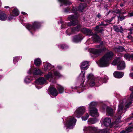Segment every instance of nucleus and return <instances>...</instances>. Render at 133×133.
<instances>
[{"label":"nucleus","instance_id":"1","mask_svg":"<svg viewBox=\"0 0 133 133\" xmlns=\"http://www.w3.org/2000/svg\"><path fill=\"white\" fill-rule=\"evenodd\" d=\"M127 100H120L119 104L118 109V112L115 116L116 118V121L119 122V120L121 119V116L123 113H124L127 110V109L130 107L132 104L131 102H128Z\"/></svg>","mask_w":133,"mask_h":133},{"label":"nucleus","instance_id":"2","mask_svg":"<svg viewBox=\"0 0 133 133\" xmlns=\"http://www.w3.org/2000/svg\"><path fill=\"white\" fill-rule=\"evenodd\" d=\"M114 54L111 51L107 52L100 59L99 65L101 67H105L108 66L109 61L113 58Z\"/></svg>","mask_w":133,"mask_h":133},{"label":"nucleus","instance_id":"3","mask_svg":"<svg viewBox=\"0 0 133 133\" xmlns=\"http://www.w3.org/2000/svg\"><path fill=\"white\" fill-rule=\"evenodd\" d=\"M81 31L84 34L87 35H92L93 40L94 41L97 43L99 42L101 39L99 36L96 34H94L90 29L84 28L82 29Z\"/></svg>","mask_w":133,"mask_h":133},{"label":"nucleus","instance_id":"4","mask_svg":"<svg viewBox=\"0 0 133 133\" xmlns=\"http://www.w3.org/2000/svg\"><path fill=\"white\" fill-rule=\"evenodd\" d=\"M112 64L113 65H115L116 64H118L117 66V69L118 70H123L125 67L124 62L123 61H121L120 58L119 57H116L112 63Z\"/></svg>","mask_w":133,"mask_h":133},{"label":"nucleus","instance_id":"5","mask_svg":"<svg viewBox=\"0 0 133 133\" xmlns=\"http://www.w3.org/2000/svg\"><path fill=\"white\" fill-rule=\"evenodd\" d=\"M40 23L37 22H34L32 23V25L28 24L26 26V28L32 34V32L35 31L38 29L40 26Z\"/></svg>","mask_w":133,"mask_h":133},{"label":"nucleus","instance_id":"6","mask_svg":"<svg viewBox=\"0 0 133 133\" xmlns=\"http://www.w3.org/2000/svg\"><path fill=\"white\" fill-rule=\"evenodd\" d=\"M54 75L57 78L60 77L61 76L58 71L52 70L51 72H49L47 75L44 76V77L46 79L48 80L50 78H52Z\"/></svg>","mask_w":133,"mask_h":133},{"label":"nucleus","instance_id":"7","mask_svg":"<svg viewBox=\"0 0 133 133\" xmlns=\"http://www.w3.org/2000/svg\"><path fill=\"white\" fill-rule=\"evenodd\" d=\"M108 50V49L104 47L100 49H92L91 50V52L94 54L98 56L101 53Z\"/></svg>","mask_w":133,"mask_h":133},{"label":"nucleus","instance_id":"8","mask_svg":"<svg viewBox=\"0 0 133 133\" xmlns=\"http://www.w3.org/2000/svg\"><path fill=\"white\" fill-rule=\"evenodd\" d=\"M85 111V109L84 107H80L76 109L75 113V115L77 117L79 118L84 113Z\"/></svg>","mask_w":133,"mask_h":133},{"label":"nucleus","instance_id":"9","mask_svg":"<svg viewBox=\"0 0 133 133\" xmlns=\"http://www.w3.org/2000/svg\"><path fill=\"white\" fill-rule=\"evenodd\" d=\"M76 120L73 117H71L67 122V124L68 128H72L75 124Z\"/></svg>","mask_w":133,"mask_h":133},{"label":"nucleus","instance_id":"10","mask_svg":"<svg viewBox=\"0 0 133 133\" xmlns=\"http://www.w3.org/2000/svg\"><path fill=\"white\" fill-rule=\"evenodd\" d=\"M79 28V26H77L76 28L68 29L66 31V34L68 35H69L71 33H75L76 31H78Z\"/></svg>","mask_w":133,"mask_h":133},{"label":"nucleus","instance_id":"11","mask_svg":"<svg viewBox=\"0 0 133 133\" xmlns=\"http://www.w3.org/2000/svg\"><path fill=\"white\" fill-rule=\"evenodd\" d=\"M111 119L110 118L107 117L104 119L103 123L105 127H107L109 126L111 127L112 125L111 124Z\"/></svg>","mask_w":133,"mask_h":133},{"label":"nucleus","instance_id":"12","mask_svg":"<svg viewBox=\"0 0 133 133\" xmlns=\"http://www.w3.org/2000/svg\"><path fill=\"white\" fill-rule=\"evenodd\" d=\"M91 115L93 117H97L99 116V114L97 112V110L96 108H94V109H90Z\"/></svg>","mask_w":133,"mask_h":133},{"label":"nucleus","instance_id":"13","mask_svg":"<svg viewBox=\"0 0 133 133\" xmlns=\"http://www.w3.org/2000/svg\"><path fill=\"white\" fill-rule=\"evenodd\" d=\"M89 66V63L87 61L83 62L81 65V70H86Z\"/></svg>","mask_w":133,"mask_h":133},{"label":"nucleus","instance_id":"14","mask_svg":"<svg viewBox=\"0 0 133 133\" xmlns=\"http://www.w3.org/2000/svg\"><path fill=\"white\" fill-rule=\"evenodd\" d=\"M36 83L38 84L42 85L46 83V81L43 77H41L36 81Z\"/></svg>","mask_w":133,"mask_h":133},{"label":"nucleus","instance_id":"15","mask_svg":"<svg viewBox=\"0 0 133 133\" xmlns=\"http://www.w3.org/2000/svg\"><path fill=\"white\" fill-rule=\"evenodd\" d=\"M49 90L51 95L53 96H56L58 94L56 89L53 87H51Z\"/></svg>","mask_w":133,"mask_h":133},{"label":"nucleus","instance_id":"16","mask_svg":"<svg viewBox=\"0 0 133 133\" xmlns=\"http://www.w3.org/2000/svg\"><path fill=\"white\" fill-rule=\"evenodd\" d=\"M114 77L118 78H120L122 77L123 75V73L120 72L116 71L113 74Z\"/></svg>","mask_w":133,"mask_h":133},{"label":"nucleus","instance_id":"17","mask_svg":"<svg viewBox=\"0 0 133 133\" xmlns=\"http://www.w3.org/2000/svg\"><path fill=\"white\" fill-rule=\"evenodd\" d=\"M58 1L61 3L60 5L61 6H63V5H69L71 4L68 0H58Z\"/></svg>","mask_w":133,"mask_h":133},{"label":"nucleus","instance_id":"18","mask_svg":"<svg viewBox=\"0 0 133 133\" xmlns=\"http://www.w3.org/2000/svg\"><path fill=\"white\" fill-rule=\"evenodd\" d=\"M44 70L47 71L51 70L53 67L50 64L47 63L44 64Z\"/></svg>","mask_w":133,"mask_h":133},{"label":"nucleus","instance_id":"19","mask_svg":"<svg viewBox=\"0 0 133 133\" xmlns=\"http://www.w3.org/2000/svg\"><path fill=\"white\" fill-rule=\"evenodd\" d=\"M82 39L81 35H77L74 37L73 41L74 42H78L81 41Z\"/></svg>","mask_w":133,"mask_h":133},{"label":"nucleus","instance_id":"20","mask_svg":"<svg viewBox=\"0 0 133 133\" xmlns=\"http://www.w3.org/2000/svg\"><path fill=\"white\" fill-rule=\"evenodd\" d=\"M106 112L108 115L110 116H112L114 113L113 109L110 107H107L106 109Z\"/></svg>","mask_w":133,"mask_h":133},{"label":"nucleus","instance_id":"21","mask_svg":"<svg viewBox=\"0 0 133 133\" xmlns=\"http://www.w3.org/2000/svg\"><path fill=\"white\" fill-rule=\"evenodd\" d=\"M7 16L2 11H0V19L3 21L6 20L7 18Z\"/></svg>","mask_w":133,"mask_h":133},{"label":"nucleus","instance_id":"22","mask_svg":"<svg viewBox=\"0 0 133 133\" xmlns=\"http://www.w3.org/2000/svg\"><path fill=\"white\" fill-rule=\"evenodd\" d=\"M33 73L35 75H41L43 74V72L41 70L37 68H35L33 70Z\"/></svg>","mask_w":133,"mask_h":133},{"label":"nucleus","instance_id":"23","mask_svg":"<svg viewBox=\"0 0 133 133\" xmlns=\"http://www.w3.org/2000/svg\"><path fill=\"white\" fill-rule=\"evenodd\" d=\"M78 21L77 19H75L73 21H70L68 23V25L69 26H74L76 25L78 23Z\"/></svg>","mask_w":133,"mask_h":133},{"label":"nucleus","instance_id":"24","mask_svg":"<svg viewBox=\"0 0 133 133\" xmlns=\"http://www.w3.org/2000/svg\"><path fill=\"white\" fill-rule=\"evenodd\" d=\"M94 30L98 33L101 32L103 30V29L102 27L98 25L94 28Z\"/></svg>","mask_w":133,"mask_h":133},{"label":"nucleus","instance_id":"25","mask_svg":"<svg viewBox=\"0 0 133 133\" xmlns=\"http://www.w3.org/2000/svg\"><path fill=\"white\" fill-rule=\"evenodd\" d=\"M97 105V103L96 102L93 101L90 103L89 105L90 109H94V108H96L95 107Z\"/></svg>","mask_w":133,"mask_h":133},{"label":"nucleus","instance_id":"26","mask_svg":"<svg viewBox=\"0 0 133 133\" xmlns=\"http://www.w3.org/2000/svg\"><path fill=\"white\" fill-rule=\"evenodd\" d=\"M59 93L61 94L63 92L64 88L62 86L59 85H57L56 86Z\"/></svg>","mask_w":133,"mask_h":133},{"label":"nucleus","instance_id":"27","mask_svg":"<svg viewBox=\"0 0 133 133\" xmlns=\"http://www.w3.org/2000/svg\"><path fill=\"white\" fill-rule=\"evenodd\" d=\"M86 6V5L85 3L81 4L79 5L78 8V10L81 12H82L84 8Z\"/></svg>","mask_w":133,"mask_h":133},{"label":"nucleus","instance_id":"28","mask_svg":"<svg viewBox=\"0 0 133 133\" xmlns=\"http://www.w3.org/2000/svg\"><path fill=\"white\" fill-rule=\"evenodd\" d=\"M97 122V119L96 118H90L88 120V123L89 124H92L95 123Z\"/></svg>","mask_w":133,"mask_h":133},{"label":"nucleus","instance_id":"29","mask_svg":"<svg viewBox=\"0 0 133 133\" xmlns=\"http://www.w3.org/2000/svg\"><path fill=\"white\" fill-rule=\"evenodd\" d=\"M41 61L39 58L36 59L34 61L35 64L37 66H39L41 63Z\"/></svg>","mask_w":133,"mask_h":133},{"label":"nucleus","instance_id":"30","mask_svg":"<svg viewBox=\"0 0 133 133\" xmlns=\"http://www.w3.org/2000/svg\"><path fill=\"white\" fill-rule=\"evenodd\" d=\"M12 14L13 16H18L19 14V12L18 10L15 8H14L12 11Z\"/></svg>","mask_w":133,"mask_h":133},{"label":"nucleus","instance_id":"31","mask_svg":"<svg viewBox=\"0 0 133 133\" xmlns=\"http://www.w3.org/2000/svg\"><path fill=\"white\" fill-rule=\"evenodd\" d=\"M85 71H83L82 70H81V72L80 73L79 77V78L80 79L83 80L84 79V75L85 74Z\"/></svg>","mask_w":133,"mask_h":133},{"label":"nucleus","instance_id":"32","mask_svg":"<svg viewBox=\"0 0 133 133\" xmlns=\"http://www.w3.org/2000/svg\"><path fill=\"white\" fill-rule=\"evenodd\" d=\"M115 50L117 52H121L124 50V48L122 46H119L117 48H116L115 49Z\"/></svg>","mask_w":133,"mask_h":133},{"label":"nucleus","instance_id":"33","mask_svg":"<svg viewBox=\"0 0 133 133\" xmlns=\"http://www.w3.org/2000/svg\"><path fill=\"white\" fill-rule=\"evenodd\" d=\"M108 79V77L107 76H105L104 77V78H101L99 79L100 82H101L102 83H105L107 82V80Z\"/></svg>","mask_w":133,"mask_h":133},{"label":"nucleus","instance_id":"34","mask_svg":"<svg viewBox=\"0 0 133 133\" xmlns=\"http://www.w3.org/2000/svg\"><path fill=\"white\" fill-rule=\"evenodd\" d=\"M91 129L90 130V132L92 133H97L98 130L97 128L91 127Z\"/></svg>","mask_w":133,"mask_h":133},{"label":"nucleus","instance_id":"35","mask_svg":"<svg viewBox=\"0 0 133 133\" xmlns=\"http://www.w3.org/2000/svg\"><path fill=\"white\" fill-rule=\"evenodd\" d=\"M91 127L89 126L88 127H84V131L85 132H90V130L91 129Z\"/></svg>","mask_w":133,"mask_h":133},{"label":"nucleus","instance_id":"36","mask_svg":"<svg viewBox=\"0 0 133 133\" xmlns=\"http://www.w3.org/2000/svg\"><path fill=\"white\" fill-rule=\"evenodd\" d=\"M89 117V115L88 113H86L84 116L82 117V119L83 121H86L87 119Z\"/></svg>","mask_w":133,"mask_h":133},{"label":"nucleus","instance_id":"37","mask_svg":"<svg viewBox=\"0 0 133 133\" xmlns=\"http://www.w3.org/2000/svg\"><path fill=\"white\" fill-rule=\"evenodd\" d=\"M97 133H109L108 131L106 129L102 130H99Z\"/></svg>","mask_w":133,"mask_h":133},{"label":"nucleus","instance_id":"38","mask_svg":"<svg viewBox=\"0 0 133 133\" xmlns=\"http://www.w3.org/2000/svg\"><path fill=\"white\" fill-rule=\"evenodd\" d=\"M76 16H74L73 15H69L68 18V20H71L72 19H77Z\"/></svg>","mask_w":133,"mask_h":133},{"label":"nucleus","instance_id":"39","mask_svg":"<svg viewBox=\"0 0 133 133\" xmlns=\"http://www.w3.org/2000/svg\"><path fill=\"white\" fill-rule=\"evenodd\" d=\"M87 78L89 81L94 79L93 75L92 74H89L87 76Z\"/></svg>","mask_w":133,"mask_h":133},{"label":"nucleus","instance_id":"40","mask_svg":"<svg viewBox=\"0 0 133 133\" xmlns=\"http://www.w3.org/2000/svg\"><path fill=\"white\" fill-rule=\"evenodd\" d=\"M60 21V23L62 24L61 26V28H65L67 27V25L66 23H63L62 20H61Z\"/></svg>","mask_w":133,"mask_h":133},{"label":"nucleus","instance_id":"41","mask_svg":"<svg viewBox=\"0 0 133 133\" xmlns=\"http://www.w3.org/2000/svg\"><path fill=\"white\" fill-rule=\"evenodd\" d=\"M25 82L26 83H28L31 81V79H30V76H27L24 79Z\"/></svg>","mask_w":133,"mask_h":133},{"label":"nucleus","instance_id":"42","mask_svg":"<svg viewBox=\"0 0 133 133\" xmlns=\"http://www.w3.org/2000/svg\"><path fill=\"white\" fill-rule=\"evenodd\" d=\"M124 57L126 59L129 60L131 58V55L128 54H126L124 55Z\"/></svg>","mask_w":133,"mask_h":133},{"label":"nucleus","instance_id":"43","mask_svg":"<svg viewBox=\"0 0 133 133\" xmlns=\"http://www.w3.org/2000/svg\"><path fill=\"white\" fill-rule=\"evenodd\" d=\"M60 46H61L62 49H66L68 48L67 45L65 44L61 45H60Z\"/></svg>","mask_w":133,"mask_h":133},{"label":"nucleus","instance_id":"44","mask_svg":"<svg viewBox=\"0 0 133 133\" xmlns=\"http://www.w3.org/2000/svg\"><path fill=\"white\" fill-rule=\"evenodd\" d=\"M90 82V85L91 86H93L95 85V83L94 82V80L92 79L89 80Z\"/></svg>","mask_w":133,"mask_h":133},{"label":"nucleus","instance_id":"45","mask_svg":"<svg viewBox=\"0 0 133 133\" xmlns=\"http://www.w3.org/2000/svg\"><path fill=\"white\" fill-rule=\"evenodd\" d=\"M115 16L112 17L110 19H106L104 20V21L106 22H107L108 23H109L110 22H111L112 21V20L113 18H114Z\"/></svg>","mask_w":133,"mask_h":133},{"label":"nucleus","instance_id":"46","mask_svg":"<svg viewBox=\"0 0 133 133\" xmlns=\"http://www.w3.org/2000/svg\"><path fill=\"white\" fill-rule=\"evenodd\" d=\"M72 12H73L74 13L77 14L76 12L77 11V9L76 7H73L72 8Z\"/></svg>","mask_w":133,"mask_h":133},{"label":"nucleus","instance_id":"47","mask_svg":"<svg viewBox=\"0 0 133 133\" xmlns=\"http://www.w3.org/2000/svg\"><path fill=\"white\" fill-rule=\"evenodd\" d=\"M117 17L118 19H119L120 21H122L125 18V16H122L120 17V16H117Z\"/></svg>","mask_w":133,"mask_h":133},{"label":"nucleus","instance_id":"48","mask_svg":"<svg viewBox=\"0 0 133 133\" xmlns=\"http://www.w3.org/2000/svg\"><path fill=\"white\" fill-rule=\"evenodd\" d=\"M114 29L117 32H122V31L119 29V28L117 26H116L114 27Z\"/></svg>","mask_w":133,"mask_h":133},{"label":"nucleus","instance_id":"49","mask_svg":"<svg viewBox=\"0 0 133 133\" xmlns=\"http://www.w3.org/2000/svg\"><path fill=\"white\" fill-rule=\"evenodd\" d=\"M18 61V57H14L13 59V62L14 64H16Z\"/></svg>","mask_w":133,"mask_h":133},{"label":"nucleus","instance_id":"50","mask_svg":"<svg viewBox=\"0 0 133 133\" xmlns=\"http://www.w3.org/2000/svg\"><path fill=\"white\" fill-rule=\"evenodd\" d=\"M70 11V8H67L64 9V12H68Z\"/></svg>","mask_w":133,"mask_h":133},{"label":"nucleus","instance_id":"51","mask_svg":"<svg viewBox=\"0 0 133 133\" xmlns=\"http://www.w3.org/2000/svg\"><path fill=\"white\" fill-rule=\"evenodd\" d=\"M132 128H131L130 126L128 128H127L126 130L128 131V133H129V132H130L132 131Z\"/></svg>","mask_w":133,"mask_h":133},{"label":"nucleus","instance_id":"52","mask_svg":"<svg viewBox=\"0 0 133 133\" xmlns=\"http://www.w3.org/2000/svg\"><path fill=\"white\" fill-rule=\"evenodd\" d=\"M108 25V24H104V22H102L99 25L100 26L101 25L103 26H107Z\"/></svg>","mask_w":133,"mask_h":133},{"label":"nucleus","instance_id":"53","mask_svg":"<svg viewBox=\"0 0 133 133\" xmlns=\"http://www.w3.org/2000/svg\"><path fill=\"white\" fill-rule=\"evenodd\" d=\"M127 37L128 39H131L132 41H133V37L129 35L127 36Z\"/></svg>","mask_w":133,"mask_h":133},{"label":"nucleus","instance_id":"54","mask_svg":"<svg viewBox=\"0 0 133 133\" xmlns=\"http://www.w3.org/2000/svg\"><path fill=\"white\" fill-rule=\"evenodd\" d=\"M13 18V17L11 15L9 16L8 18V19L9 21H11Z\"/></svg>","mask_w":133,"mask_h":133},{"label":"nucleus","instance_id":"55","mask_svg":"<svg viewBox=\"0 0 133 133\" xmlns=\"http://www.w3.org/2000/svg\"><path fill=\"white\" fill-rule=\"evenodd\" d=\"M131 116L129 117L128 118V119L129 120H130L131 119H132V118H133V112L131 114Z\"/></svg>","mask_w":133,"mask_h":133},{"label":"nucleus","instance_id":"56","mask_svg":"<svg viewBox=\"0 0 133 133\" xmlns=\"http://www.w3.org/2000/svg\"><path fill=\"white\" fill-rule=\"evenodd\" d=\"M120 132L121 133H128V131L126 130H123L121 131Z\"/></svg>","mask_w":133,"mask_h":133},{"label":"nucleus","instance_id":"57","mask_svg":"<svg viewBox=\"0 0 133 133\" xmlns=\"http://www.w3.org/2000/svg\"><path fill=\"white\" fill-rule=\"evenodd\" d=\"M32 72V70L31 69H30L28 72V73L29 74H30Z\"/></svg>","mask_w":133,"mask_h":133},{"label":"nucleus","instance_id":"58","mask_svg":"<svg viewBox=\"0 0 133 133\" xmlns=\"http://www.w3.org/2000/svg\"><path fill=\"white\" fill-rule=\"evenodd\" d=\"M80 1L81 2H84L85 1L87 3H89V0H80Z\"/></svg>","mask_w":133,"mask_h":133},{"label":"nucleus","instance_id":"59","mask_svg":"<svg viewBox=\"0 0 133 133\" xmlns=\"http://www.w3.org/2000/svg\"><path fill=\"white\" fill-rule=\"evenodd\" d=\"M125 2H124L123 3H121L120 4V6L121 7L123 6H125Z\"/></svg>","mask_w":133,"mask_h":133},{"label":"nucleus","instance_id":"60","mask_svg":"<svg viewBox=\"0 0 133 133\" xmlns=\"http://www.w3.org/2000/svg\"><path fill=\"white\" fill-rule=\"evenodd\" d=\"M57 68L58 69L61 70L62 68V67L60 65H58L57 66Z\"/></svg>","mask_w":133,"mask_h":133},{"label":"nucleus","instance_id":"61","mask_svg":"<svg viewBox=\"0 0 133 133\" xmlns=\"http://www.w3.org/2000/svg\"><path fill=\"white\" fill-rule=\"evenodd\" d=\"M129 15L130 17H131L133 16V12L130 13Z\"/></svg>","mask_w":133,"mask_h":133},{"label":"nucleus","instance_id":"62","mask_svg":"<svg viewBox=\"0 0 133 133\" xmlns=\"http://www.w3.org/2000/svg\"><path fill=\"white\" fill-rule=\"evenodd\" d=\"M97 16L98 18H100L101 17V15L99 14H98L97 15Z\"/></svg>","mask_w":133,"mask_h":133},{"label":"nucleus","instance_id":"63","mask_svg":"<svg viewBox=\"0 0 133 133\" xmlns=\"http://www.w3.org/2000/svg\"><path fill=\"white\" fill-rule=\"evenodd\" d=\"M133 30V28H130L129 30L130 31H132Z\"/></svg>","mask_w":133,"mask_h":133},{"label":"nucleus","instance_id":"64","mask_svg":"<svg viewBox=\"0 0 133 133\" xmlns=\"http://www.w3.org/2000/svg\"><path fill=\"white\" fill-rule=\"evenodd\" d=\"M21 13L22 14L24 15H25L26 14V13L25 12H21Z\"/></svg>","mask_w":133,"mask_h":133}]
</instances>
